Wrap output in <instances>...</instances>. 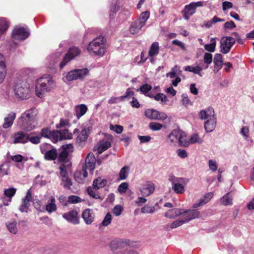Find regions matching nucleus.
<instances>
[{
    "mask_svg": "<svg viewBox=\"0 0 254 254\" xmlns=\"http://www.w3.org/2000/svg\"><path fill=\"white\" fill-rule=\"evenodd\" d=\"M55 198L52 197L51 202L48 203L46 206V210L50 213H51L57 210V206L55 204Z\"/></svg>",
    "mask_w": 254,
    "mask_h": 254,
    "instance_id": "nucleus-40",
    "label": "nucleus"
},
{
    "mask_svg": "<svg viewBox=\"0 0 254 254\" xmlns=\"http://www.w3.org/2000/svg\"><path fill=\"white\" fill-rule=\"evenodd\" d=\"M96 162V159L94 154L90 152L87 155L85 161V165L83 167L88 169L90 174H93Z\"/></svg>",
    "mask_w": 254,
    "mask_h": 254,
    "instance_id": "nucleus-15",
    "label": "nucleus"
},
{
    "mask_svg": "<svg viewBox=\"0 0 254 254\" xmlns=\"http://www.w3.org/2000/svg\"><path fill=\"white\" fill-rule=\"evenodd\" d=\"M205 4L204 1H197L196 2H191L189 5H186L183 11L184 16L191 15L195 12V8L197 7L202 6Z\"/></svg>",
    "mask_w": 254,
    "mask_h": 254,
    "instance_id": "nucleus-16",
    "label": "nucleus"
},
{
    "mask_svg": "<svg viewBox=\"0 0 254 254\" xmlns=\"http://www.w3.org/2000/svg\"><path fill=\"white\" fill-rule=\"evenodd\" d=\"M60 132V136L58 135V141L63 139H69L72 138V135L71 133L69 132L68 130L64 129L63 130H58Z\"/></svg>",
    "mask_w": 254,
    "mask_h": 254,
    "instance_id": "nucleus-34",
    "label": "nucleus"
},
{
    "mask_svg": "<svg viewBox=\"0 0 254 254\" xmlns=\"http://www.w3.org/2000/svg\"><path fill=\"white\" fill-rule=\"evenodd\" d=\"M123 210V207L121 205H116L113 210V212L116 216L120 215Z\"/></svg>",
    "mask_w": 254,
    "mask_h": 254,
    "instance_id": "nucleus-58",
    "label": "nucleus"
},
{
    "mask_svg": "<svg viewBox=\"0 0 254 254\" xmlns=\"http://www.w3.org/2000/svg\"><path fill=\"white\" fill-rule=\"evenodd\" d=\"M29 36V31L26 28L20 26L15 27L12 33V37L16 40H24Z\"/></svg>",
    "mask_w": 254,
    "mask_h": 254,
    "instance_id": "nucleus-13",
    "label": "nucleus"
},
{
    "mask_svg": "<svg viewBox=\"0 0 254 254\" xmlns=\"http://www.w3.org/2000/svg\"><path fill=\"white\" fill-rule=\"evenodd\" d=\"M213 192H210L206 193L203 197L199 200L198 203H195L193 205V208H196L198 206H202L204 204L207 203L213 197Z\"/></svg>",
    "mask_w": 254,
    "mask_h": 254,
    "instance_id": "nucleus-30",
    "label": "nucleus"
},
{
    "mask_svg": "<svg viewBox=\"0 0 254 254\" xmlns=\"http://www.w3.org/2000/svg\"><path fill=\"white\" fill-rule=\"evenodd\" d=\"M29 87L24 82H17L14 86V92L15 97L23 100L29 96Z\"/></svg>",
    "mask_w": 254,
    "mask_h": 254,
    "instance_id": "nucleus-4",
    "label": "nucleus"
},
{
    "mask_svg": "<svg viewBox=\"0 0 254 254\" xmlns=\"http://www.w3.org/2000/svg\"><path fill=\"white\" fill-rule=\"evenodd\" d=\"M190 143L194 144L198 143L201 144L203 142V140L200 138L198 134H193L191 135L189 140Z\"/></svg>",
    "mask_w": 254,
    "mask_h": 254,
    "instance_id": "nucleus-46",
    "label": "nucleus"
},
{
    "mask_svg": "<svg viewBox=\"0 0 254 254\" xmlns=\"http://www.w3.org/2000/svg\"><path fill=\"white\" fill-rule=\"evenodd\" d=\"M41 153L44 155V158L47 160H55L57 157L56 149L48 143L42 144L40 146Z\"/></svg>",
    "mask_w": 254,
    "mask_h": 254,
    "instance_id": "nucleus-6",
    "label": "nucleus"
},
{
    "mask_svg": "<svg viewBox=\"0 0 254 254\" xmlns=\"http://www.w3.org/2000/svg\"><path fill=\"white\" fill-rule=\"evenodd\" d=\"M200 213L196 210L184 209V212L182 214V219L185 223H188L190 220L198 218L199 216Z\"/></svg>",
    "mask_w": 254,
    "mask_h": 254,
    "instance_id": "nucleus-14",
    "label": "nucleus"
},
{
    "mask_svg": "<svg viewBox=\"0 0 254 254\" xmlns=\"http://www.w3.org/2000/svg\"><path fill=\"white\" fill-rule=\"evenodd\" d=\"M148 127L153 131H158L162 128L163 125L159 123L151 122L149 124Z\"/></svg>",
    "mask_w": 254,
    "mask_h": 254,
    "instance_id": "nucleus-45",
    "label": "nucleus"
},
{
    "mask_svg": "<svg viewBox=\"0 0 254 254\" xmlns=\"http://www.w3.org/2000/svg\"><path fill=\"white\" fill-rule=\"evenodd\" d=\"M73 146L71 144L63 146V149L58 156V160L65 164L71 163L69 162L68 156L69 152H72Z\"/></svg>",
    "mask_w": 254,
    "mask_h": 254,
    "instance_id": "nucleus-12",
    "label": "nucleus"
},
{
    "mask_svg": "<svg viewBox=\"0 0 254 254\" xmlns=\"http://www.w3.org/2000/svg\"><path fill=\"white\" fill-rule=\"evenodd\" d=\"M154 99L157 101H161L162 102H165L167 101L166 96L163 93H158L154 97Z\"/></svg>",
    "mask_w": 254,
    "mask_h": 254,
    "instance_id": "nucleus-56",
    "label": "nucleus"
},
{
    "mask_svg": "<svg viewBox=\"0 0 254 254\" xmlns=\"http://www.w3.org/2000/svg\"><path fill=\"white\" fill-rule=\"evenodd\" d=\"M128 184L126 182L122 183L119 185L118 188V190L121 193H125L128 189Z\"/></svg>",
    "mask_w": 254,
    "mask_h": 254,
    "instance_id": "nucleus-55",
    "label": "nucleus"
},
{
    "mask_svg": "<svg viewBox=\"0 0 254 254\" xmlns=\"http://www.w3.org/2000/svg\"><path fill=\"white\" fill-rule=\"evenodd\" d=\"M204 62L207 64H209L212 61V55L211 54L206 53L204 56Z\"/></svg>",
    "mask_w": 254,
    "mask_h": 254,
    "instance_id": "nucleus-61",
    "label": "nucleus"
},
{
    "mask_svg": "<svg viewBox=\"0 0 254 254\" xmlns=\"http://www.w3.org/2000/svg\"><path fill=\"white\" fill-rule=\"evenodd\" d=\"M216 47V42L214 40L210 44H206L204 46L205 50L210 52H214Z\"/></svg>",
    "mask_w": 254,
    "mask_h": 254,
    "instance_id": "nucleus-54",
    "label": "nucleus"
},
{
    "mask_svg": "<svg viewBox=\"0 0 254 254\" xmlns=\"http://www.w3.org/2000/svg\"><path fill=\"white\" fill-rule=\"evenodd\" d=\"M224 21L223 19L218 18L217 17H213L211 21H208L204 22V25L207 28H209L212 26V24L216 23L218 21Z\"/></svg>",
    "mask_w": 254,
    "mask_h": 254,
    "instance_id": "nucleus-52",
    "label": "nucleus"
},
{
    "mask_svg": "<svg viewBox=\"0 0 254 254\" xmlns=\"http://www.w3.org/2000/svg\"><path fill=\"white\" fill-rule=\"evenodd\" d=\"M31 198V193L30 190H28L25 196L22 199V204L20 206L19 209L21 212H27L28 209L30 206V200Z\"/></svg>",
    "mask_w": 254,
    "mask_h": 254,
    "instance_id": "nucleus-21",
    "label": "nucleus"
},
{
    "mask_svg": "<svg viewBox=\"0 0 254 254\" xmlns=\"http://www.w3.org/2000/svg\"><path fill=\"white\" fill-rule=\"evenodd\" d=\"M178 143L180 146L183 147H187L190 144L189 141L187 140L185 135L183 132L182 133V135H181V137L179 138Z\"/></svg>",
    "mask_w": 254,
    "mask_h": 254,
    "instance_id": "nucleus-48",
    "label": "nucleus"
},
{
    "mask_svg": "<svg viewBox=\"0 0 254 254\" xmlns=\"http://www.w3.org/2000/svg\"><path fill=\"white\" fill-rule=\"evenodd\" d=\"M55 86V83L51 76L39 78L36 83V92L37 95L41 98L43 94L48 92Z\"/></svg>",
    "mask_w": 254,
    "mask_h": 254,
    "instance_id": "nucleus-2",
    "label": "nucleus"
},
{
    "mask_svg": "<svg viewBox=\"0 0 254 254\" xmlns=\"http://www.w3.org/2000/svg\"><path fill=\"white\" fill-rule=\"evenodd\" d=\"M70 166L71 163H68L67 164L62 163L59 167L60 175L62 178V180L68 177V171Z\"/></svg>",
    "mask_w": 254,
    "mask_h": 254,
    "instance_id": "nucleus-29",
    "label": "nucleus"
},
{
    "mask_svg": "<svg viewBox=\"0 0 254 254\" xmlns=\"http://www.w3.org/2000/svg\"><path fill=\"white\" fill-rule=\"evenodd\" d=\"M208 165L209 169L212 171L214 172L217 169V163L215 160H209L208 161Z\"/></svg>",
    "mask_w": 254,
    "mask_h": 254,
    "instance_id": "nucleus-62",
    "label": "nucleus"
},
{
    "mask_svg": "<svg viewBox=\"0 0 254 254\" xmlns=\"http://www.w3.org/2000/svg\"><path fill=\"white\" fill-rule=\"evenodd\" d=\"M110 128L111 130L115 131L117 133H121L123 130V127L117 125H110Z\"/></svg>",
    "mask_w": 254,
    "mask_h": 254,
    "instance_id": "nucleus-57",
    "label": "nucleus"
},
{
    "mask_svg": "<svg viewBox=\"0 0 254 254\" xmlns=\"http://www.w3.org/2000/svg\"><path fill=\"white\" fill-rule=\"evenodd\" d=\"M111 221H112L111 214L110 212H108L107 213L105 217H104V218L102 222V224L104 226H107L111 223Z\"/></svg>",
    "mask_w": 254,
    "mask_h": 254,
    "instance_id": "nucleus-53",
    "label": "nucleus"
},
{
    "mask_svg": "<svg viewBox=\"0 0 254 254\" xmlns=\"http://www.w3.org/2000/svg\"><path fill=\"white\" fill-rule=\"evenodd\" d=\"M80 52V49L76 47L70 48L60 63V68L62 69L71 60L79 55Z\"/></svg>",
    "mask_w": 254,
    "mask_h": 254,
    "instance_id": "nucleus-7",
    "label": "nucleus"
},
{
    "mask_svg": "<svg viewBox=\"0 0 254 254\" xmlns=\"http://www.w3.org/2000/svg\"><path fill=\"white\" fill-rule=\"evenodd\" d=\"M111 143L109 141L102 140L98 142L97 146L95 147L96 148L98 153L101 154L104 151L111 147Z\"/></svg>",
    "mask_w": 254,
    "mask_h": 254,
    "instance_id": "nucleus-27",
    "label": "nucleus"
},
{
    "mask_svg": "<svg viewBox=\"0 0 254 254\" xmlns=\"http://www.w3.org/2000/svg\"><path fill=\"white\" fill-rule=\"evenodd\" d=\"M154 191V187L152 183H147L143 186L140 191L141 195L144 196H148Z\"/></svg>",
    "mask_w": 254,
    "mask_h": 254,
    "instance_id": "nucleus-26",
    "label": "nucleus"
},
{
    "mask_svg": "<svg viewBox=\"0 0 254 254\" xmlns=\"http://www.w3.org/2000/svg\"><path fill=\"white\" fill-rule=\"evenodd\" d=\"M88 108L85 104H80L75 107V115L78 119L83 116L87 112Z\"/></svg>",
    "mask_w": 254,
    "mask_h": 254,
    "instance_id": "nucleus-31",
    "label": "nucleus"
},
{
    "mask_svg": "<svg viewBox=\"0 0 254 254\" xmlns=\"http://www.w3.org/2000/svg\"><path fill=\"white\" fill-rule=\"evenodd\" d=\"M183 212V209L175 208L168 210L165 213L164 216L170 219H174L178 216L181 215Z\"/></svg>",
    "mask_w": 254,
    "mask_h": 254,
    "instance_id": "nucleus-24",
    "label": "nucleus"
},
{
    "mask_svg": "<svg viewBox=\"0 0 254 254\" xmlns=\"http://www.w3.org/2000/svg\"><path fill=\"white\" fill-rule=\"evenodd\" d=\"M81 201L82 199L80 197L74 195H70L68 198V202L69 203H77L81 202Z\"/></svg>",
    "mask_w": 254,
    "mask_h": 254,
    "instance_id": "nucleus-51",
    "label": "nucleus"
},
{
    "mask_svg": "<svg viewBox=\"0 0 254 254\" xmlns=\"http://www.w3.org/2000/svg\"><path fill=\"white\" fill-rule=\"evenodd\" d=\"M88 169H85V167H82V171L83 173L82 174L81 172H75L74 174V178L76 182H77L79 183H82L83 182V181L80 178V176H82L84 178H85L87 177L88 173L87 172V170Z\"/></svg>",
    "mask_w": 254,
    "mask_h": 254,
    "instance_id": "nucleus-37",
    "label": "nucleus"
},
{
    "mask_svg": "<svg viewBox=\"0 0 254 254\" xmlns=\"http://www.w3.org/2000/svg\"><path fill=\"white\" fill-rule=\"evenodd\" d=\"M16 189L14 188L5 189L4 191V195L9 198V201H11V199L16 193Z\"/></svg>",
    "mask_w": 254,
    "mask_h": 254,
    "instance_id": "nucleus-44",
    "label": "nucleus"
},
{
    "mask_svg": "<svg viewBox=\"0 0 254 254\" xmlns=\"http://www.w3.org/2000/svg\"><path fill=\"white\" fill-rule=\"evenodd\" d=\"M148 18L149 17H139L136 20L132 22L129 29L130 33L132 34L138 33Z\"/></svg>",
    "mask_w": 254,
    "mask_h": 254,
    "instance_id": "nucleus-11",
    "label": "nucleus"
},
{
    "mask_svg": "<svg viewBox=\"0 0 254 254\" xmlns=\"http://www.w3.org/2000/svg\"><path fill=\"white\" fill-rule=\"evenodd\" d=\"M81 217L87 225H90L94 220L95 214L92 209L87 208L82 211Z\"/></svg>",
    "mask_w": 254,
    "mask_h": 254,
    "instance_id": "nucleus-19",
    "label": "nucleus"
},
{
    "mask_svg": "<svg viewBox=\"0 0 254 254\" xmlns=\"http://www.w3.org/2000/svg\"><path fill=\"white\" fill-rule=\"evenodd\" d=\"M15 118V114L11 112L8 116L4 118V122L2 125L4 128H7L11 127L13 124V121Z\"/></svg>",
    "mask_w": 254,
    "mask_h": 254,
    "instance_id": "nucleus-32",
    "label": "nucleus"
},
{
    "mask_svg": "<svg viewBox=\"0 0 254 254\" xmlns=\"http://www.w3.org/2000/svg\"><path fill=\"white\" fill-rule=\"evenodd\" d=\"M159 43L158 42L153 43L148 52L149 56L153 57V56L158 55L159 53Z\"/></svg>",
    "mask_w": 254,
    "mask_h": 254,
    "instance_id": "nucleus-36",
    "label": "nucleus"
},
{
    "mask_svg": "<svg viewBox=\"0 0 254 254\" xmlns=\"http://www.w3.org/2000/svg\"><path fill=\"white\" fill-rule=\"evenodd\" d=\"M28 134L23 132H19L14 134V143H25L28 142Z\"/></svg>",
    "mask_w": 254,
    "mask_h": 254,
    "instance_id": "nucleus-25",
    "label": "nucleus"
},
{
    "mask_svg": "<svg viewBox=\"0 0 254 254\" xmlns=\"http://www.w3.org/2000/svg\"><path fill=\"white\" fill-rule=\"evenodd\" d=\"M177 155L182 158H185L188 156V153L185 149H179L177 150Z\"/></svg>",
    "mask_w": 254,
    "mask_h": 254,
    "instance_id": "nucleus-64",
    "label": "nucleus"
},
{
    "mask_svg": "<svg viewBox=\"0 0 254 254\" xmlns=\"http://www.w3.org/2000/svg\"><path fill=\"white\" fill-rule=\"evenodd\" d=\"M16 225L17 222L15 221H9L6 223V226L8 231L13 234H16L17 233Z\"/></svg>",
    "mask_w": 254,
    "mask_h": 254,
    "instance_id": "nucleus-38",
    "label": "nucleus"
},
{
    "mask_svg": "<svg viewBox=\"0 0 254 254\" xmlns=\"http://www.w3.org/2000/svg\"><path fill=\"white\" fill-rule=\"evenodd\" d=\"M69 124V121L67 120H64L61 119L60 121V123L57 124L56 127L57 128H59L62 127H65L66 126H68Z\"/></svg>",
    "mask_w": 254,
    "mask_h": 254,
    "instance_id": "nucleus-63",
    "label": "nucleus"
},
{
    "mask_svg": "<svg viewBox=\"0 0 254 254\" xmlns=\"http://www.w3.org/2000/svg\"><path fill=\"white\" fill-rule=\"evenodd\" d=\"M87 191L88 194L91 196V197L96 198V199H99L100 200H103V198L99 195L98 194H96L95 191L93 190V188L91 187H88L87 189Z\"/></svg>",
    "mask_w": 254,
    "mask_h": 254,
    "instance_id": "nucleus-50",
    "label": "nucleus"
},
{
    "mask_svg": "<svg viewBox=\"0 0 254 254\" xmlns=\"http://www.w3.org/2000/svg\"><path fill=\"white\" fill-rule=\"evenodd\" d=\"M88 72L89 70L87 68L75 69L67 73L65 76V78L68 81L78 79H82L88 74Z\"/></svg>",
    "mask_w": 254,
    "mask_h": 254,
    "instance_id": "nucleus-8",
    "label": "nucleus"
},
{
    "mask_svg": "<svg viewBox=\"0 0 254 254\" xmlns=\"http://www.w3.org/2000/svg\"><path fill=\"white\" fill-rule=\"evenodd\" d=\"M216 126V118L213 115L210 117L204 123V128L206 132H212Z\"/></svg>",
    "mask_w": 254,
    "mask_h": 254,
    "instance_id": "nucleus-22",
    "label": "nucleus"
},
{
    "mask_svg": "<svg viewBox=\"0 0 254 254\" xmlns=\"http://www.w3.org/2000/svg\"><path fill=\"white\" fill-rule=\"evenodd\" d=\"M185 70L188 71L190 72H193V73L199 75L200 76H202V74H201V71L202 70V68L199 66H191L190 65L186 66L184 67Z\"/></svg>",
    "mask_w": 254,
    "mask_h": 254,
    "instance_id": "nucleus-41",
    "label": "nucleus"
},
{
    "mask_svg": "<svg viewBox=\"0 0 254 254\" xmlns=\"http://www.w3.org/2000/svg\"><path fill=\"white\" fill-rule=\"evenodd\" d=\"M152 89V86L147 83L141 86L137 89V91H140L142 93L146 95V94Z\"/></svg>",
    "mask_w": 254,
    "mask_h": 254,
    "instance_id": "nucleus-49",
    "label": "nucleus"
},
{
    "mask_svg": "<svg viewBox=\"0 0 254 254\" xmlns=\"http://www.w3.org/2000/svg\"><path fill=\"white\" fill-rule=\"evenodd\" d=\"M33 133L28 134V141H30L33 144H37L40 142V136H34Z\"/></svg>",
    "mask_w": 254,
    "mask_h": 254,
    "instance_id": "nucleus-42",
    "label": "nucleus"
},
{
    "mask_svg": "<svg viewBox=\"0 0 254 254\" xmlns=\"http://www.w3.org/2000/svg\"><path fill=\"white\" fill-rule=\"evenodd\" d=\"M222 202L225 205H231L232 204V199L228 196L227 193L222 198Z\"/></svg>",
    "mask_w": 254,
    "mask_h": 254,
    "instance_id": "nucleus-60",
    "label": "nucleus"
},
{
    "mask_svg": "<svg viewBox=\"0 0 254 254\" xmlns=\"http://www.w3.org/2000/svg\"><path fill=\"white\" fill-rule=\"evenodd\" d=\"M169 180L172 184L173 190L176 193L182 194L184 192L185 190L184 185L188 182L187 179L172 175L169 176Z\"/></svg>",
    "mask_w": 254,
    "mask_h": 254,
    "instance_id": "nucleus-5",
    "label": "nucleus"
},
{
    "mask_svg": "<svg viewBox=\"0 0 254 254\" xmlns=\"http://www.w3.org/2000/svg\"><path fill=\"white\" fill-rule=\"evenodd\" d=\"M36 114L37 111L35 109L32 108L26 110L18 118V125L25 130H31L35 127Z\"/></svg>",
    "mask_w": 254,
    "mask_h": 254,
    "instance_id": "nucleus-1",
    "label": "nucleus"
},
{
    "mask_svg": "<svg viewBox=\"0 0 254 254\" xmlns=\"http://www.w3.org/2000/svg\"><path fill=\"white\" fill-rule=\"evenodd\" d=\"M155 211V207L153 206H149L148 205H145L141 209V212L142 213L153 214Z\"/></svg>",
    "mask_w": 254,
    "mask_h": 254,
    "instance_id": "nucleus-43",
    "label": "nucleus"
},
{
    "mask_svg": "<svg viewBox=\"0 0 254 254\" xmlns=\"http://www.w3.org/2000/svg\"><path fill=\"white\" fill-rule=\"evenodd\" d=\"M213 63L215 65H223V61L222 56L220 54H216L213 59Z\"/></svg>",
    "mask_w": 254,
    "mask_h": 254,
    "instance_id": "nucleus-47",
    "label": "nucleus"
},
{
    "mask_svg": "<svg viewBox=\"0 0 254 254\" xmlns=\"http://www.w3.org/2000/svg\"><path fill=\"white\" fill-rule=\"evenodd\" d=\"M89 127L82 130L80 134L76 138V142L80 145H82L87 140L88 135L90 133Z\"/></svg>",
    "mask_w": 254,
    "mask_h": 254,
    "instance_id": "nucleus-23",
    "label": "nucleus"
},
{
    "mask_svg": "<svg viewBox=\"0 0 254 254\" xmlns=\"http://www.w3.org/2000/svg\"><path fill=\"white\" fill-rule=\"evenodd\" d=\"M41 136L51 139L54 142H56L59 138L58 136H60V132L58 130L51 131L47 128H44L41 130Z\"/></svg>",
    "mask_w": 254,
    "mask_h": 254,
    "instance_id": "nucleus-17",
    "label": "nucleus"
},
{
    "mask_svg": "<svg viewBox=\"0 0 254 254\" xmlns=\"http://www.w3.org/2000/svg\"><path fill=\"white\" fill-rule=\"evenodd\" d=\"M214 115V111L212 108H209L207 111L201 110L199 113V118L201 120L209 119Z\"/></svg>",
    "mask_w": 254,
    "mask_h": 254,
    "instance_id": "nucleus-33",
    "label": "nucleus"
},
{
    "mask_svg": "<svg viewBox=\"0 0 254 254\" xmlns=\"http://www.w3.org/2000/svg\"><path fill=\"white\" fill-rule=\"evenodd\" d=\"M144 115L150 120L161 121L166 120L168 117L166 113L153 109H146L144 112Z\"/></svg>",
    "mask_w": 254,
    "mask_h": 254,
    "instance_id": "nucleus-9",
    "label": "nucleus"
},
{
    "mask_svg": "<svg viewBox=\"0 0 254 254\" xmlns=\"http://www.w3.org/2000/svg\"><path fill=\"white\" fill-rule=\"evenodd\" d=\"M129 167L128 166H125L119 172V178L121 180H126L129 174Z\"/></svg>",
    "mask_w": 254,
    "mask_h": 254,
    "instance_id": "nucleus-39",
    "label": "nucleus"
},
{
    "mask_svg": "<svg viewBox=\"0 0 254 254\" xmlns=\"http://www.w3.org/2000/svg\"><path fill=\"white\" fill-rule=\"evenodd\" d=\"M134 94V92L133 91H131L130 88H127L125 95L122 96L120 97H112L108 102L110 104L118 103L120 101L125 100L127 98L133 96Z\"/></svg>",
    "mask_w": 254,
    "mask_h": 254,
    "instance_id": "nucleus-20",
    "label": "nucleus"
},
{
    "mask_svg": "<svg viewBox=\"0 0 254 254\" xmlns=\"http://www.w3.org/2000/svg\"><path fill=\"white\" fill-rule=\"evenodd\" d=\"M87 50L97 56H103L106 51V39L100 36L90 42L87 47Z\"/></svg>",
    "mask_w": 254,
    "mask_h": 254,
    "instance_id": "nucleus-3",
    "label": "nucleus"
},
{
    "mask_svg": "<svg viewBox=\"0 0 254 254\" xmlns=\"http://www.w3.org/2000/svg\"><path fill=\"white\" fill-rule=\"evenodd\" d=\"M182 132L179 130L174 129L168 135V139L170 144L179 141Z\"/></svg>",
    "mask_w": 254,
    "mask_h": 254,
    "instance_id": "nucleus-28",
    "label": "nucleus"
},
{
    "mask_svg": "<svg viewBox=\"0 0 254 254\" xmlns=\"http://www.w3.org/2000/svg\"><path fill=\"white\" fill-rule=\"evenodd\" d=\"M63 217L73 224H78L79 223L78 214L75 210L64 213L63 215Z\"/></svg>",
    "mask_w": 254,
    "mask_h": 254,
    "instance_id": "nucleus-18",
    "label": "nucleus"
},
{
    "mask_svg": "<svg viewBox=\"0 0 254 254\" xmlns=\"http://www.w3.org/2000/svg\"><path fill=\"white\" fill-rule=\"evenodd\" d=\"M235 43V39L231 36L223 37L220 40V52L224 54L228 53Z\"/></svg>",
    "mask_w": 254,
    "mask_h": 254,
    "instance_id": "nucleus-10",
    "label": "nucleus"
},
{
    "mask_svg": "<svg viewBox=\"0 0 254 254\" xmlns=\"http://www.w3.org/2000/svg\"><path fill=\"white\" fill-rule=\"evenodd\" d=\"M107 184V181L105 179H102L99 177L95 179L93 183V187L97 190L104 187Z\"/></svg>",
    "mask_w": 254,
    "mask_h": 254,
    "instance_id": "nucleus-35",
    "label": "nucleus"
},
{
    "mask_svg": "<svg viewBox=\"0 0 254 254\" xmlns=\"http://www.w3.org/2000/svg\"><path fill=\"white\" fill-rule=\"evenodd\" d=\"M185 224L183 219H178L174 221L170 225V228L171 229L176 228L179 226Z\"/></svg>",
    "mask_w": 254,
    "mask_h": 254,
    "instance_id": "nucleus-59",
    "label": "nucleus"
}]
</instances>
